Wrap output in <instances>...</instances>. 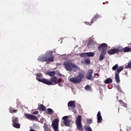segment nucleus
Masks as SVG:
<instances>
[{
    "instance_id": "42",
    "label": "nucleus",
    "mask_w": 131,
    "mask_h": 131,
    "mask_svg": "<svg viewBox=\"0 0 131 131\" xmlns=\"http://www.w3.org/2000/svg\"><path fill=\"white\" fill-rule=\"evenodd\" d=\"M61 66L60 63H56V66Z\"/></svg>"
},
{
    "instance_id": "24",
    "label": "nucleus",
    "mask_w": 131,
    "mask_h": 131,
    "mask_svg": "<svg viewBox=\"0 0 131 131\" xmlns=\"http://www.w3.org/2000/svg\"><path fill=\"white\" fill-rule=\"evenodd\" d=\"M63 123L65 124L66 126H70V121H69V120L63 121Z\"/></svg>"
},
{
    "instance_id": "15",
    "label": "nucleus",
    "mask_w": 131,
    "mask_h": 131,
    "mask_svg": "<svg viewBox=\"0 0 131 131\" xmlns=\"http://www.w3.org/2000/svg\"><path fill=\"white\" fill-rule=\"evenodd\" d=\"M106 52H101L99 55V61H103L105 58Z\"/></svg>"
},
{
    "instance_id": "17",
    "label": "nucleus",
    "mask_w": 131,
    "mask_h": 131,
    "mask_svg": "<svg viewBox=\"0 0 131 131\" xmlns=\"http://www.w3.org/2000/svg\"><path fill=\"white\" fill-rule=\"evenodd\" d=\"M38 108H39V110H40L41 111H46V110H47V108L43 105V104H40Z\"/></svg>"
},
{
    "instance_id": "45",
    "label": "nucleus",
    "mask_w": 131,
    "mask_h": 131,
    "mask_svg": "<svg viewBox=\"0 0 131 131\" xmlns=\"http://www.w3.org/2000/svg\"><path fill=\"white\" fill-rule=\"evenodd\" d=\"M118 110L119 111V108H118Z\"/></svg>"
},
{
    "instance_id": "38",
    "label": "nucleus",
    "mask_w": 131,
    "mask_h": 131,
    "mask_svg": "<svg viewBox=\"0 0 131 131\" xmlns=\"http://www.w3.org/2000/svg\"><path fill=\"white\" fill-rule=\"evenodd\" d=\"M73 112L74 113V114H76V113H77V111H76V110L73 108Z\"/></svg>"
},
{
    "instance_id": "18",
    "label": "nucleus",
    "mask_w": 131,
    "mask_h": 131,
    "mask_svg": "<svg viewBox=\"0 0 131 131\" xmlns=\"http://www.w3.org/2000/svg\"><path fill=\"white\" fill-rule=\"evenodd\" d=\"M47 75H49V76L54 77L55 76V75H56V72L55 71L48 72H47Z\"/></svg>"
},
{
    "instance_id": "44",
    "label": "nucleus",
    "mask_w": 131,
    "mask_h": 131,
    "mask_svg": "<svg viewBox=\"0 0 131 131\" xmlns=\"http://www.w3.org/2000/svg\"><path fill=\"white\" fill-rule=\"evenodd\" d=\"M106 3H108V2H106Z\"/></svg>"
},
{
    "instance_id": "6",
    "label": "nucleus",
    "mask_w": 131,
    "mask_h": 131,
    "mask_svg": "<svg viewBox=\"0 0 131 131\" xmlns=\"http://www.w3.org/2000/svg\"><path fill=\"white\" fill-rule=\"evenodd\" d=\"M82 118L81 115L77 117L76 120V126L78 130L83 131V127H82V124H81Z\"/></svg>"
},
{
    "instance_id": "3",
    "label": "nucleus",
    "mask_w": 131,
    "mask_h": 131,
    "mask_svg": "<svg viewBox=\"0 0 131 131\" xmlns=\"http://www.w3.org/2000/svg\"><path fill=\"white\" fill-rule=\"evenodd\" d=\"M63 66L64 68L66 69L67 71H70V72H71L75 69H78V67L76 66V64L70 61H66L63 62Z\"/></svg>"
},
{
    "instance_id": "23",
    "label": "nucleus",
    "mask_w": 131,
    "mask_h": 131,
    "mask_svg": "<svg viewBox=\"0 0 131 131\" xmlns=\"http://www.w3.org/2000/svg\"><path fill=\"white\" fill-rule=\"evenodd\" d=\"M116 50L117 51V54L118 53H119V52H124V48H116Z\"/></svg>"
},
{
    "instance_id": "28",
    "label": "nucleus",
    "mask_w": 131,
    "mask_h": 131,
    "mask_svg": "<svg viewBox=\"0 0 131 131\" xmlns=\"http://www.w3.org/2000/svg\"><path fill=\"white\" fill-rule=\"evenodd\" d=\"M10 112H11V113H17V112H18V110H14L13 108H10Z\"/></svg>"
},
{
    "instance_id": "37",
    "label": "nucleus",
    "mask_w": 131,
    "mask_h": 131,
    "mask_svg": "<svg viewBox=\"0 0 131 131\" xmlns=\"http://www.w3.org/2000/svg\"><path fill=\"white\" fill-rule=\"evenodd\" d=\"M94 76H95V77H96V78H98V77H99V74L95 73L94 74Z\"/></svg>"
},
{
    "instance_id": "34",
    "label": "nucleus",
    "mask_w": 131,
    "mask_h": 131,
    "mask_svg": "<svg viewBox=\"0 0 131 131\" xmlns=\"http://www.w3.org/2000/svg\"><path fill=\"white\" fill-rule=\"evenodd\" d=\"M37 77H42V74L41 73H38L36 75Z\"/></svg>"
},
{
    "instance_id": "31",
    "label": "nucleus",
    "mask_w": 131,
    "mask_h": 131,
    "mask_svg": "<svg viewBox=\"0 0 131 131\" xmlns=\"http://www.w3.org/2000/svg\"><path fill=\"white\" fill-rule=\"evenodd\" d=\"M116 89L117 90V91H118V92L121 93V89H120V86H119V85H117L116 86Z\"/></svg>"
},
{
    "instance_id": "12",
    "label": "nucleus",
    "mask_w": 131,
    "mask_h": 131,
    "mask_svg": "<svg viewBox=\"0 0 131 131\" xmlns=\"http://www.w3.org/2000/svg\"><path fill=\"white\" fill-rule=\"evenodd\" d=\"M68 106L71 107L72 109H74L76 106L75 105V101L71 100L68 103Z\"/></svg>"
},
{
    "instance_id": "22",
    "label": "nucleus",
    "mask_w": 131,
    "mask_h": 131,
    "mask_svg": "<svg viewBox=\"0 0 131 131\" xmlns=\"http://www.w3.org/2000/svg\"><path fill=\"white\" fill-rule=\"evenodd\" d=\"M53 111L52 110V108H48L47 111L46 112L47 114H49L50 115H52V114L53 113Z\"/></svg>"
},
{
    "instance_id": "10",
    "label": "nucleus",
    "mask_w": 131,
    "mask_h": 131,
    "mask_svg": "<svg viewBox=\"0 0 131 131\" xmlns=\"http://www.w3.org/2000/svg\"><path fill=\"white\" fill-rule=\"evenodd\" d=\"M25 117H26L27 119H29V120H38V118H37L36 116H34L33 115L26 114H25Z\"/></svg>"
},
{
    "instance_id": "16",
    "label": "nucleus",
    "mask_w": 131,
    "mask_h": 131,
    "mask_svg": "<svg viewBox=\"0 0 131 131\" xmlns=\"http://www.w3.org/2000/svg\"><path fill=\"white\" fill-rule=\"evenodd\" d=\"M81 63H83L86 64H91V59H90V58H86L84 60H82Z\"/></svg>"
},
{
    "instance_id": "33",
    "label": "nucleus",
    "mask_w": 131,
    "mask_h": 131,
    "mask_svg": "<svg viewBox=\"0 0 131 131\" xmlns=\"http://www.w3.org/2000/svg\"><path fill=\"white\" fill-rule=\"evenodd\" d=\"M62 119H63V121H66L68 120V116H64V117H62Z\"/></svg>"
},
{
    "instance_id": "25",
    "label": "nucleus",
    "mask_w": 131,
    "mask_h": 131,
    "mask_svg": "<svg viewBox=\"0 0 131 131\" xmlns=\"http://www.w3.org/2000/svg\"><path fill=\"white\" fill-rule=\"evenodd\" d=\"M12 122H13V124H14L15 123H19V120H18L17 118H14L12 119Z\"/></svg>"
},
{
    "instance_id": "35",
    "label": "nucleus",
    "mask_w": 131,
    "mask_h": 131,
    "mask_svg": "<svg viewBox=\"0 0 131 131\" xmlns=\"http://www.w3.org/2000/svg\"><path fill=\"white\" fill-rule=\"evenodd\" d=\"M33 115H37V114H38V111H35L32 113Z\"/></svg>"
},
{
    "instance_id": "26",
    "label": "nucleus",
    "mask_w": 131,
    "mask_h": 131,
    "mask_svg": "<svg viewBox=\"0 0 131 131\" xmlns=\"http://www.w3.org/2000/svg\"><path fill=\"white\" fill-rule=\"evenodd\" d=\"M85 90L86 91H92V86L90 85H87L85 86Z\"/></svg>"
},
{
    "instance_id": "7",
    "label": "nucleus",
    "mask_w": 131,
    "mask_h": 131,
    "mask_svg": "<svg viewBox=\"0 0 131 131\" xmlns=\"http://www.w3.org/2000/svg\"><path fill=\"white\" fill-rule=\"evenodd\" d=\"M59 119H54L52 121V127L54 131H59L58 128H59Z\"/></svg>"
},
{
    "instance_id": "1",
    "label": "nucleus",
    "mask_w": 131,
    "mask_h": 131,
    "mask_svg": "<svg viewBox=\"0 0 131 131\" xmlns=\"http://www.w3.org/2000/svg\"><path fill=\"white\" fill-rule=\"evenodd\" d=\"M37 80H38L39 82H42L43 83H45V84H47V85H52L53 83H59L60 81L58 80V78L56 76H54L53 77L51 78V81H49L48 79L46 78H40L38 77H36Z\"/></svg>"
},
{
    "instance_id": "20",
    "label": "nucleus",
    "mask_w": 131,
    "mask_h": 131,
    "mask_svg": "<svg viewBox=\"0 0 131 131\" xmlns=\"http://www.w3.org/2000/svg\"><path fill=\"white\" fill-rule=\"evenodd\" d=\"M86 54L87 57H94L95 56V53L94 52H86Z\"/></svg>"
},
{
    "instance_id": "29",
    "label": "nucleus",
    "mask_w": 131,
    "mask_h": 131,
    "mask_svg": "<svg viewBox=\"0 0 131 131\" xmlns=\"http://www.w3.org/2000/svg\"><path fill=\"white\" fill-rule=\"evenodd\" d=\"M86 122L88 124H91V123H93V120L91 119H87Z\"/></svg>"
},
{
    "instance_id": "9",
    "label": "nucleus",
    "mask_w": 131,
    "mask_h": 131,
    "mask_svg": "<svg viewBox=\"0 0 131 131\" xmlns=\"http://www.w3.org/2000/svg\"><path fill=\"white\" fill-rule=\"evenodd\" d=\"M93 72H94L92 69H90L88 71V72L85 75L86 79H88V80H94V77L93 76Z\"/></svg>"
},
{
    "instance_id": "41",
    "label": "nucleus",
    "mask_w": 131,
    "mask_h": 131,
    "mask_svg": "<svg viewBox=\"0 0 131 131\" xmlns=\"http://www.w3.org/2000/svg\"><path fill=\"white\" fill-rule=\"evenodd\" d=\"M119 102H120V104H122V103L123 102V101L120 100H119Z\"/></svg>"
},
{
    "instance_id": "8",
    "label": "nucleus",
    "mask_w": 131,
    "mask_h": 131,
    "mask_svg": "<svg viewBox=\"0 0 131 131\" xmlns=\"http://www.w3.org/2000/svg\"><path fill=\"white\" fill-rule=\"evenodd\" d=\"M107 49H108V45L105 43L101 44L98 47V51H101V53H106V50H107Z\"/></svg>"
},
{
    "instance_id": "21",
    "label": "nucleus",
    "mask_w": 131,
    "mask_h": 131,
    "mask_svg": "<svg viewBox=\"0 0 131 131\" xmlns=\"http://www.w3.org/2000/svg\"><path fill=\"white\" fill-rule=\"evenodd\" d=\"M131 51V49L129 47H126L124 48V53H128Z\"/></svg>"
},
{
    "instance_id": "13",
    "label": "nucleus",
    "mask_w": 131,
    "mask_h": 131,
    "mask_svg": "<svg viewBox=\"0 0 131 131\" xmlns=\"http://www.w3.org/2000/svg\"><path fill=\"white\" fill-rule=\"evenodd\" d=\"M97 117L98 123H101V122H102V120H103V118H102V116L101 115V112L99 111L98 112Z\"/></svg>"
},
{
    "instance_id": "30",
    "label": "nucleus",
    "mask_w": 131,
    "mask_h": 131,
    "mask_svg": "<svg viewBox=\"0 0 131 131\" xmlns=\"http://www.w3.org/2000/svg\"><path fill=\"white\" fill-rule=\"evenodd\" d=\"M80 56L82 58H85V57H87L86 53H81Z\"/></svg>"
},
{
    "instance_id": "4",
    "label": "nucleus",
    "mask_w": 131,
    "mask_h": 131,
    "mask_svg": "<svg viewBox=\"0 0 131 131\" xmlns=\"http://www.w3.org/2000/svg\"><path fill=\"white\" fill-rule=\"evenodd\" d=\"M84 77L83 74H79L77 76L70 78L69 81L73 83H80L81 81H82V78Z\"/></svg>"
},
{
    "instance_id": "2",
    "label": "nucleus",
    "mask_w": 131,
    "mask_h": 131,
    "mask_svg": "<svg viewBox=\"0 0 131 131\" xmlns=\"http://www.w3.org/2000/svg\"><path fill=\"white\" fill-rule=\"evenodd\" d=\"M117 69V72L115 73V79L117 83H119L120 82V79L119 78V74L123 69H124V67L123 66H120L118 68V64H116L114 66L112 67V70L115 71Z\"/></svg>"
},
{
    "instance_id": "14",
    "label": "nucleus",
    "mask_w": 131,
    "mask_h": 131,
    "mask_svg": "<svg viewBox=\"0 0 131 131\" xmlns=\"http://www.w3.org/2000/svg\"><path fill=\"white\" fill-rule=\"evenodd\" d=\"M107 54L108 55H114L115 54H117V50H116V48L108 50Z\"/></svg>"
},
{
    "instance_id": "19",
    "label": "nucleus",
    "mask_w": 131,
    "mask_h": 131,
    "mask_svg": "<svg viewBox=\"0 0 131 131\" xmlns=\"http://www.w3.org/2000/svg\"><path fill=\"white\" fill-rule=\"evenodd\" d=\"M113 82V80L111 78H107L104 81V83H112Z\"/></svg>"
},
{
    "instance_id": "5",
    "label": "nucleus",
    "mask_w": 131,
    "mask_h": 131,
    "mask_svg": "<svg viewBox=\"0 0 131 131\" xmlns=\"http://www.w3.org/2000/svg\"><path fill=\"white\" fill-rule=\"evenodd\" d=\"M55 56L52 54H48L46 56L41 57V60L43 62H46L47 64H50L51 62H54L55 61Z\"/></svg>"
},
{
    "instance_id": "43",
    "label": "nucleus",
    "mask_w": 131,
    "mask_h": 131,
    "mask_svg": "<svg viewBox=\"0 0 131 131\" xmlns=\"http://www.w3.org/2000/svg\"><path fill=\"white\" fill-rule=\"evenodd\" d=\"M103 5H105V3H103Z\"/></svg>"
},
{
    "instance_id": "11",
    "label": "nucleus",
    "mask_w": 131,
    "mask_h": 131,
    "mask_svg": "<svg viewBox=\"0 0 131 131\" xmlns=\"http://www.w3.org/2000/svg\"><path fill=\"white\" fill-rule=\"evenodd\" d=\"M99 18H102V15L99 14H96L92 19L90 22L91 24H93L97 21V19H99Z\"/></svg>"
},
{
    "instance_id": "36",
    "label": "nucleus",
    "mask_w": 131,
    "mask_h": 131,
    "mask_svg": "<svg viewBox=\"0 0 131 131\" xmlns=\"http://www.w3.org/2000/svg\"><path fill=\"white\" fill-rule=\"evenodd\" d=\"M91 42H92V41L90 40L89 42V43H88V48H89V49H90V48H91V47H90V46H91Z\"/></svg>"
},
{
    "instance_id": "32",
    "label": "nucleus",
    "mask_w": 131,
    "mask_h": 131,
    "mask_svg": "<svg viewBox=\"0 0 131 131\" xmlns=\"http://www.w3.org/2000/svg\"><path fill=\"white\" fill-rule=\"evenodd\" d=\"M84 129L85 130H87V131H93V130H92V128L90 127L84 128Z\"/></svg>"
},
{
    "instance_id": "27",
    "label": "nucleus",
    "mask_w": 131,
    "mask_h": 131,
    "mask_svg": "<svg viewBox=\"0 0 131 131\" xmlns=\"http://www.w3.org/2000/svg\"><path fill=\"white\" fill-rule=\"evenodd\" d=\"M13 126L15 128H19L20 127V124H19V123L13 124Z\"/></svg>"
},
{
    "instance_id": "39",
    "label": "nucleus",
    "mask_w": 131,
    "mask_h": 131,
    "mask_svg": "<svg viewBox=\"0 0 131 131\" xmlns=\"http://www.w3.org/2000/svg\"><path fill=\"white\" fill-rule=\"evenodd\" d=\"M122 106H123L124 107H126V106H127L126 103H124V102L122 103Z\"/></svg>"
},
{
    "instance_id": "40",
    "label": "nucleus",
    "mask_w": 131,
    "mask_h": 131,
    "mask_svg": "<svg viewBox=\"0 0 131 131\" xmlns=\"http://www.w3.org/2000/svg\"><path fill=\"white\" fill-rule=\"evenodd\" d=\"M85 24L86 25H90V26H91V24H90V23H89V22H86Z\"/></svg>"
}]
</instances>
